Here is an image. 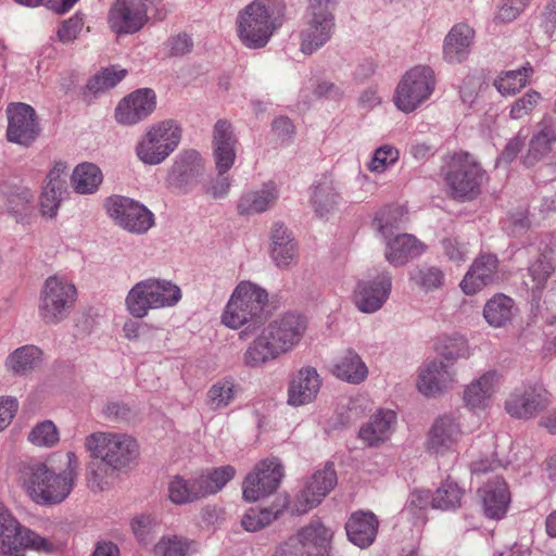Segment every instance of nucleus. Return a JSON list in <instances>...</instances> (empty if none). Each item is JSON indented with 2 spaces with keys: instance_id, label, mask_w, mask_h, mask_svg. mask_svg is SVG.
<instances>
[{
  "instance_id": "obj_9",
  "label": "nucleus",
  "mask_w": 556,
  "mask_h": 556,
  "mask_svg": "<svg viewBox=\"0 0 556 556\" xmlns=\"http://www.w3.org/2000/svg\"><path fill=\"white\" fill-rule=\"evenodd\" d=\"M435 74L428 65H416L407 70L399 80L393 103L403 113H412L427 102L435 89Z\"/></svg>"
},
{
  "instance_id": "obj_7",
  "label": "nucleus",
  "mask_w": 556,
  "mask_h": 556,
  "mask_svg": "<svg viewBox=\"0 0 556 556\" xmlns=\"http://www.w3.org/2000/svg\"><path fill=\"white\" fill-rule=\"evenodd\" d=\"M181 128L174 119L150 125L135 147L136 156L146 165L163 163L179 146Z\"/></svg>"
},
{
  "instance_id": "obj_62",
  "label": "nucleus",
  "mask_w": 556,
  "mask_h": 556,
  "mask_svg": "<svg viewBox=\"0 0 556 556\" xmlns=\"http://www.w3.org/2000/svg\"><path fill=\"white\" fill-rule=\"evenodd\" d=\"M429 505L432 506L429 491L416 490L410 493L406 502L405 510L419 518V514L426 510Z\"/></svg>"
},
{
  "instance_id": "obj_35",
  "label": "nucleus",
  "mask_w": 556,
  "mask_h": 556,
  "mask_svg": "<svg viewBox=\"0 0 556 556\" xmlns=\"http://www.w3.org/2000/svg\"><path fill=\"white\" fill-rule=\"evenodd\" d=\"M34 195L27 188H0V212L7 210L17 222H25L34 212Z\"/></svg>"
},
{
  "instance_id": "obj_64",
  "label": "nucleus",
  "mask_w": 556,
  "mask_h": 556,
  "mask_svg": "<svg viewBox=\"0 0 556 556\" xmlns=\"http://www.w3.org/2000/svg\"><path fill=\"white\" fill-rule=\"evenodd\" d=\"M108 469H109L108 467L106 468L101 467V466L96 467L94 465L88 466L86 479H87V484L91 491H93V492L102 491L109 485V482L106 479Z\"/></svg>"
},
{
  "instance_id": "obj_43",
  "label": "nucleus",
  "mask_w": 556,
  "mask_h": 556,
  "mask_svg": "<svg viewBox=\"0 0 556 556\" xmlns=\"http://www.w3.org/2000/svg\"><path fill=\"white\" fill-rule=\"evenodd\" d=\"M168 493L170 501L175 504L191 503L206 497L198 476L191 479L174 477L169 482Z\"/></svg>"
},
{
  "instance_id": "obj_21",
  "label": "nucleus",
  "mask_w": 556,
  "mask_h": 556,
  "mask_svg": "<svg viewBox=\"0 0 556 556\" xmlns=\"http://www.w3.org/2000/svg\"><path fill=\"white\" fill-rule=\"evenodd\" d=\"M336 30L333 14L307 13L300 31V50L304 54H313L323 48Z\"/></svg>"
},
{
  "instance_id": "obj_63",
  "label": "nucleus",
  "mask_w": 556,
  "mask_h": 556,
  "mask_svg": "<svg viewBox=\"0 0 556 556\" xmlns=\"http://www.w3.org/2000/svg\"><path fill=\"white\" fill-rule=\"evenodd\" d=\"M83 27V17L76 14L62 23L58 29V38L63 43L71 42L76 39Z\"/></svg>"
},
{
  "instance_id": "obj_37",
  "label": "nucleus",
  "mask_w": 556,
  "mask_h": 556,
  "mask_svg": "<svg viewBox=\"0 0 556 556\" xmlns=\"http://www.w3.org/2000/svg\"><path fill=\"white\" fill-rule=\"evenodd\" d=\"M484 514L492 519H501L507 511L510 495L506 482L496 478L480 490Z\"/></svg>"
},
{
  "instance_id": "obj_2",
  "label": "nucleus",
  "mask_w": 556,
  "mask_h": 556,
  "mask_svg": "<svg viewBox=\"0 0 556 556\" xmlns=\"http://www.w3.org/2000/svg\"><path fill=\"white\" fill-rule=\"evenodd\" d=\"M307 330V319L288 313L269 321L248 345L242 362L250 368H262L294 351Z\"/></svg>"
},
{
  "instance_id": "obj_20",
  "label": "nucleus",
  "mask_w": 556,
  "mask_h": 556,
  "mask_svg": "<svg viewBox=\"0 0 556 556\" xmlns=\"http://www.w3.org/2000/svg\"><path fill=\"white\" fill-rule=\"evenodd\" d=\"M464 434L458 417L442 415L434 420L429 431L428 448L437 456L454 453Z\"/></svg>"
},
{
  "instance_id": "obj_45",
  "label": "nucleus",
  "mask_w": 556,
  "mask_h": 556,
  "mask_svg": "<svg viewBox=\"0 0 556 556\" xmlns=\"http://www.w3.org/2000/svg\"><path fill=\"white\" fill-rule=\"evenodd\" d=\"M408 275L409 281L426 293L442 288L445 281V274L438 266H416L409 270Z\"/></svg>"
},
{
  "instance_id": "obj_61",
  "label": "nucleus",
  "mask_w": 556,
  "mask_h": 556,
  "mask_svg": "<svg viewBox=\"0 0 556 556\" xmlns=\"http://www.w3.org/2000/svg\"><path fill=\"white\" fill-rule=\"evenodd\" d=\"M157 522L151 515H139L136 516L130 523L131 530L137 540L147 545L150 542L151 534L154 532Z\"/></svg>"
},
{
  "instance_id": "obj_14",
  "label": "nucleus",
  "mask_w": 556,
  "mask_h": 556,
  "mask_svg": "<svg viewBox=\"0 0 556 556\" xmlns=\"http://www.w3.org/2000/svg\"><path fill=\"white\" fill-rule=\"evenodd\" d=\"M332 532L319 522L303 528L296 540L276 548L273 556H327Z\"/></svg>"
},
{
  "instance_id": "obj_47",
  "label": "nucleus",
  "mask_w": 556,
  "mask_h": 556,
  "mask_svg": "<svg viewBox=\"0 0 556 556\" xmlns=\"http://www.w3.org/2000/svg\"><path fill=\"white\" fill-rule=\"evenodd\" d=\"M197 551V543L177 534L163 535L153 547L154 556H188Z\"/></svg>"
},
{
  "instance_id": "obj_46",
  "label": "nucleus",
  "mask_w": 556,
  "mask_h": 556,
  "mask_svg": "<svg viewBox=\"0 0 556 556\" xmlns=\"http://www.w3.org/2000/svg\"><path fill=\"white\" fill-rule=\"evenodd\" d=\"M434 349L446 361L467 358L470 355L468 342L459 333L441 334L435 341Z\"/></svg>"
},
{
  "instance_id": "obj_5",
  "label": "nucleus",
  "mask_w": 556,
  "mask_h": 556,
  "mask_svg": "<svg viewBox=\"0 0 556 556\" xmlns=\"http://www.w3.org/2000/svg\"><path fill=\"white\" fill-rule=\"evenodd\" d=\"M273 0H254L238 13L237 35L249 49L265 47L273 34L281 26V20L275 15Z\"/></svg>"
},
{
  "instance_id": "obj_4",
  "label": "nucleus",
  "mask_w": 556,
  "mask_h": 556,
  "mask_svg": "<svg viewBox=\"0 0 556 556\" xmlns=\"http://www.w3.org/2000/svg\"><path fill=\"white\" fill-rule=\"evenodd\" d=\"M268 303V293L261 286L249 281H240L233 289L225 309L222 321L231 329L245 325L256 326L264 319V309Z\"/></svg>"
},
{
  "instance_id": "obj_49",
  "label": "nucleus",
  "mask_w": 556,
  "mask_h": 556,
  "mask_svg": "<svg viewBox=\"0 0 556 556\" xmlns=\"http://www.w3.org/2000/svg\"><path fill=\"white\" fill-rule=\"evenodd\" d=\"M154 308L172 307L181 299L180 288L169 280L150 278Z\"/></svg>"
},
{
  "instance_id": "obj_32",
  "label": "nucleus",
  "mask_w": 556,
  "mask_h": 556,
  "mask_svg": "<svg viewBox=\"0 0 556 556\" xmlns=\"http://www.w3.org/2000/svg\"><path fill=\"white\" fill-rule=\"evenodd\" d=\"M43 363V351L34 344H26L13 350L4 359V369L12 377L30 376Z\"/></svg>"
},
{
  "instance_id": "obj_38",
  "label": "nucleus",
  "mask_w": 556,
  "mask_h": 556,
  "mask_svg": "<svg viewBox=\"0 0 556 556\" xmlns=\"http://www.w3.org/2000/svg\"><path fill=\"white\" fill-rule=\"evenodd\" d=\"M515 312L514 300L503 293H497L485 303L483 317L490 326L501 328L511 321Z\"/></svg>"
},
{
  "instance_id": "obj_1",
  "label": "nucleus",
  "mask_w": 556,
  "mask_h": 556,
  "mask_svg": "<svg viewBox=\"0 0 556 556\" xmlns=\"http://www.w3.org/2000/svg\"><path fill=\"white\" fill-rule=\"evenodd\" d=\"M60 458L59 466L40 460L21 464L22 486L36 504H60L73 491L79 473L78 457L74 452H66Z\"/></svg>"
},
{
  "instance_id": "obj_29",
  "label": "nucleus",
  "mask_w": 556,
  "mask_h": 556,
  "mask_svg": "<svg viewBox=\"0 0 556 556\" xmlns=\"http://www.w3.org/2000/svg\"><path fill=\"white\" fill-rule=\"evenodd\" d=\"M279 189L274 181H267L257 189L243 192L237 202V212L240 216L262 214L277 203Z\"/></svg>"
},
{
  "instance_id": "obj_12",
  "label": "nucleus",
  "mask_w": 556,
  "mask_h": 556,
  "mask_svg": "<svg viewBox=\"0 0 556 556\" xmlns=\"http://www.w3.org/2000/svg\"><path fill=\"white\" fill-rule=\"evenodd\" d=\"M205 162L197 150H184L174 159L165 176V187L178 194H187L200 182Z\"/></svg>"
},
{
  "instance_id": "obj_55",
  "label": "nucleus",
  "mask_w": 556,
  "mask_h": 556,
  "mask_svg": "<svg viewBox=\"0 0 556 556\" xmlns=\"http://www.w3.org/2000/svg\"><path fill=\"white\" fill-rule=\"evenodd\" d=\"M27 439L33 445L49 448L59 443L60 433L53 421L43 420L33 427Z\"/></svg>"
},
{
  "instance_id": "obj_36",
  "label": "nucleus",
  "mask_w": 556,
  "mask_h": 556,
  "mask_svg": "<svg viewBox=\"0 0 556 556\" xmlns=\"http://www.w3.org/2000/svg\"><path fill=\"white\" fill-rule=\"evenodd\" d=\"M377 517L368 511L354 513L345 525L349 540L361 548L370 546L378 531Z\"/></svg>"
},
{
  "instance_id": "obj_11",
  "label": "nucleus",
  "mask_w": 556,
  "mask_h": 556,
  "mask_svg": "<svg viewBox=\"0 0 556 556\" xmlns=\"http://www.w3.org/2000/svg\"><path fill=\"white\" fill-rule=\"evenodd\" d=\"M104 206L114 223L130 233L143 235L155 224L154 214L131 198L112 195L106 199Z\"/></svg>"
},
{
  "instance_id": "obj_23",
  "label": "nucleus",
  "mask_w": 556,
  "mask_h": 556,
  "mask_svg": "<svg viewBox=\"0 0 556 556\" xmlns=\"http://www.w3.org/2000/svg\"><path fill=\"white\" fill-rule=\"evenodd\" d=\"M238 139L227 119H218L212 132V152L218 174H226L233 166L237 156Z\"/></svg>"
},
{
  "instance_id": "obj_40",
  "label": "nucleus",
  "mask_w": 556,
  "mask_h": 556,
  "mask_svg": "<svg viewBox=\"0 0 556 556\" xmlns=\"http://www.w3.org/2000/svg\"><path fill=\"white\" fill-rule=\"evenodd\" d=\"M341 200L337 185L328 178H324L313 186L311 198L312 205L319 216H325L334 211Z\"/></svg>"
},
{
  "instance_id": "obj_24",
  "label": "nucleus",
  "mask_w": 556,
  "mask_h": 556,
  "mask_svg": "<svg viewBox=\"0 0 556 556\" xmlns=\"http://www.w3.org/2000/svg\"><path fill=\"white\" fill-rule=\"evenodd\" d=\"M502 383L498 371L490 369L466 384L463 392L465 406L470 410H485L493 401Z\"/></svg>"
},
{
  "instance_id": "obj_13",
  "label": "nucleus",
  "mask_w": 556,
  "mask_h": 556,
  "mask_svg": "<svg viewBox=\"0 0 556 556\" xmlns=\"http://www.w3.org/2000/svg\"><path fill=\"white\" fill-rule=\"evenodd\" d=\"M283 469L278 458L261 460L242 483V496L247 502H256L274 493L282 479Z\"/></svg>"
},
{
  "instance_id": "obj_27",
  "label": "nucleus",
  "mask_w": 556,
  "mask_h": 556,
  "mask_svg": "<svg viewBox=\"0 0 556 556\" xmlns=\"http://www.w3.org/2000/svg\"><path fill=\"white\" fill-rule=\"evenodd\" d=\"M556 143V121L544 116L535 126L527 153L522 156L526 166L531 167L547 157Z\"/></svg>"
},
{
  "instance_id": "obj_52",
  "label": "nucleus",
  "mask_w": 556,
  "mask_h": 556,
  "mask_svg": "<svg viewBox=\"0 0 556 556\" xmlns=\"http://www.w3.org/2000/svg\"><path fill=\"white\" fill-rule=\"evenodd\" d=\"M532 289L541 290L554 271L553 251H544L529 266Z\"/></svg>"
},
{
  "instance_id": "obj_16",
  "label": "nucleus",
  "mask_w": 556,
  "mask_h": 556,
  "mask_svg": "<svg viewBox=\"0 0 556 556\" xmlns=\"http://www.w3.org/2000/svg\"><path fill=\"white\" fill-rule=\"evenodd\" d=\"M392 290V276L382 271L375 277L359 280L352 294L355 307L365 314L380 311L388 301Z\"/></svg>"
},
{
  "instance_id": "obj_31",
  "label": "nucleus",
  "mask_w": 556,
  "mask_h": 556,
  "mask_svg": "<svg viewBox=\"0 0 556 556\" xmlns=\"http://www.w3.org/2000/svg\"><path fill=\"white\" fill-rule=\"evenodd\" d=\"M395 424L393 410L380 409L361 427L358 438L369 447L379 446L391 438Z\"/></svg>"
},
{
  "instance_id": "obj_17",
  "label": "nucleus",
  "mask_w": 556,
  "mask_h": 556,
  "mask_svg": "<svg viewBox=\"0 0 556 556\" xmlns=\"http://www.w3.org/2000/svg\"><path fill=\"white\" fill-rule=\"evenodd\" d=\"M337 473L332 464L316 470L306 481L304 489L296 495L292 510L305 514L319 505L337 485Z\"/></svg>"
},
{
  "instance_id": "obj_22",
  "label": "nucleus",
  "mask_w": 556,
  "mask_h": 556,
  "mask_svg": "<svg viewBox=\"0 0 556 556\" xmlns=\"http://www.w3.org/2000/svg\"><path fill=\"white\" fill-rule=\"evenodd\" d=\"M147 21L146 5L134 0H116L108 16L110 28L117 35L137 33Z\"/></svg>"
},
{
  "instance_id": "obj_8",
  "label": "nucleus",
  "mask_w": 556,
  "mask_h": 556,
  "mask_svg": "<svg viewBox=\"0 0 556 556\" xmlns=\"http://www.w3.org/2000/svg\"><path fill=\"white\" fill-rule=\"evenodd\" d=\"M21 547L51 554L60 548V544L23 528L0 504V556H25L20 552Z\"/></svg>"
},
{
  "instance_id": "obj_6",
  "label": "nucleus",
  "mask_w": 556,
  "mask_h": 556,
  "mask_svg": "<svg viewBox=\"0 0 556 556\" xmlns=\"http://www.w3.org/2000/svg\"><path fill=\"white\" fill-rule=\"evenodd\" d=\"M444 180L450 197L458 201H471L481 193L485 172L471 154L459 152L451 157Z\"/></svg>"
},
{
  "instance_id": "obj_50",
  "label": "nucleus",
  "mask_w": 556,
  "mask_h": 556,
  "mask_svg": "<svg viewBox=\"0 0 556 556\" xmlns=\"http://www.w3.org/2000/svg\"><path fill=\"white\" fill-rule=\"evenodd\" d=\"M235 476L236 469L231 465L212 468L198 475L205 496L219 492Z\"/></svg>"
},
{
  "instance_id": "obj_26",
  "label": "nucleus",
  "mask_w": 556,
  "mask_h": 556,
  "mask_svg": "<svg viewBox=\"0 0 556 556\" xmlns=\"http://www.w3.org/2000/svg\"><path fill=\"white\" fill-rule=\"evenodd\" d=\"M321 379L313 367H303L289 381L287 403L300 407L314 402L319 393Z\"/></svg>"
},
{
  "instance_id": "obj_3",
  "label": "nucleus",
  "mask_w": 556,
  "mask_h": 556,
  "mask_svg": "<svg viewBox=\"0 0 556 556\" xmlns=\"http://www.w3.org/2000/svg\"><path fill=\"white\" fill-rule=\"evenodd\" d=\"M84 446L91 458L112 471H127L140 454L138 441L126 432L96 431L85 438Z\"/></svg>"
},
{
  "instance_id": "obj_42",
  "label": "nucleus",
  "mask_w": 556,
  "mask_h": 556,
  "mask_svg": "<svg viewBox=\"0 0 556 556\" xmlns=\"http://www.w3.org/2000/svg\"><path fill=\"white\" fill-rule=\"evenodd\" d=\"M73 189L79 194L94 193L103 181L101 169L93 163L78 164L71 177Z\"/></svg>"
},
{
  "instance_id": "obj_41",
  "label": "nucleus",
  "mask_w": 556,
  "mask_h": 556,
  "mask_svg": "<svg viewBox=\"0 0 556 556\" xmlns=\"http://www.w3.org/2000/svg\"><path fill=\"white\" fill-rule=\"evenodd\" d=\"M152 289L150 280L144 279L137 282L128 292L125 299V305L128 313L135 318L146 317L154 308L152 299Z\"/></svg>"
},
{
  "instance_id": "obj_25",
  "label": "nucleus",
  "mask_w": 556,
  "mask_h": 556,
  "mask_svg": "<svg viewBox=\"0 0 556 556\" xmlns=\"http://www.w3.org/2000/svg\"><path fill=\"white\" fill-rule=\"evenodd\" d=\"M156 106L152 89L142 88L125 97L115 109V118L122 125H135L150 116Z\"/></svg>"
},
{
  "instance_id": "obj_18",
  "label": "nucleus",
  "mask_w": 556,
  "mask_h": 556,
  "mask_svg": "<svg viewBox=\"0 0 556 556\" xmlns=\"http://www.w3.org/2000/svg\"><path fill=\"white\" fill-rule=\"evenodd\" d=\"M457 382V369L453 364L432 359L420 366L416 387L428 397H434L452 389Z\"/></svg>"
},
{
  "instance_id": "obj_15",
  "label": "nucleus",
  "mask_w": 556,
  "mask_h": 556,
  "mask_svg": "<svg viewBox=\"0 0 556 556\" xmlns=\"http://www.w3.org/2000/svg\"><path fill=\"white\" fill-rule=\"evenodd\" d=\"M549 404L551 394L542 384H523L509 393L505 401V410L514 418L529 419Z\"/></svg>"
},
{
  "instance_id": "obj_19",
  "label": "nucleus",
  "mask_w": 556,
  "mask_h": 556,
  "mask_svg": "<svg viewBox=\"0 0 556 556\" xmlns=\"http://www.w3.org/2000/svg\"><path fill=\"white\" fill-rule=\"evenodd\" d=\"M8 140L22 146H29L38 137L40 127L33 106L26 103H11L7 109Z\"/></svg>"
},
{
  "instance_id": "obj_48",
  "label": "nucleus",
  "mask_w": 556,
  "mask_h": 556,
  "mask_svg": "<svg viewBox=\"0 0 556 556\" xmlns=\"http://www.w3.org/2000/svg\"><path fill=\"white\" fill-rule=\"evenodd\" d=\"M238 388L230 379H222L213 383L206 393V405L212 410L229 406L236 399Z\"/></svg>"
},
{
  "instance_id": "obj_28",
  "label": "nucleus",
  "mask_w": 556,
  "mask_h": 556,
  "mask_svg": "<svg viewBox=\"0 0 556 556\" xmlns=\"http://www.w3.org/2000/svg\"><path fill=\"white\" fill-rule=\"evenodd\" d=\"M498 261L494 254L478 256L460 281V288L466 294H475L489 285L498 280Z\"/></svg>"
},
{
  "instance_id": "obj_59",
  "label": "nucleus",
  "mask_w": 556,
  "mask_h": 556,
  "mask_svg": "<svg viewBox=\"0 0 556 556\" xmlns=\"http://www.w3.org/2000/svg\"><path fill=\"white\" fill-rule=\"evenodd\" d=\"M542 101V96L535 90H530L522 97L516 99L509 109L511 119H521L529 116Z\"/></svg>"
},
{
  "instance_id": "obj_60",
  "label": "nucleus",
  "mask_w": 556,
  "mask_h": 556,
  "mask_svg": "<svg viewBox=\"0 0 556 556\" xmlns=\"http://www.w3.org/2000/svg\"><path fill=\"white\" fill-rule=\"evenodd\" d=\"M65 190L56 189L51 186H45L39 199L40 211L43 216L54 217L58 213L62 194Z\"/></svg>"
},
{
  "instance_id": "obj_34",
  "label": "nucleus",
  "mask_w": 556,
  "mask_h": 556,
  "mask_svg": "<svg viewBox=\"0 0 556 556\" xmlns=\"http://www.w3.org/2000/svg\"><path fill=\"white\" fill-rule=\"evenodd\" d=\"M270 240V256L278 267L288 268L296 262L298 243L283 224H274Z\"/></svg>"
},
{
  "instance_id": "obj_57",
  "label": "nucleus",
  "mask_w": 556,
  "mask_h": 556,
  "mask_svg": "<svg viewBox=\"0 0 556 556\" xmlns=\"http://www.w3.org/2000/svg\"><path fill=\"white\" fill-rule=\"evenodd\" d=\"M443 255L448 262L459 266L465 263L470 254L468 242L459 237H446L440 242Z\"/></svg>"
},
{
  "instance_id": "obj_54",
  "label": "nucleus",
  "mask_w": 556,
  "mask_h": 556,
  "mask_svg": "<svg viewBox=\"0 0 556 556\" xmlns=\"http://www.w3.org/2000/svg\"><path fill=\"white\" fill-rule=\"evenodd\" d=\"M400 151L392 144H382L377 148L366 167L370 173L383 174L390 167L397 163Z\"/></svg>"
},
{
  "instance_id": "obj_56",
  "label": "nucleus",
  "mask_w": 556,
  "mask_h": 556,
  "mask_svg": "<svg viewBox=\"0 0 556 556\" xmlns=\"http://www.w3.org/2000/svg\"><path fill=\"white\" fill-rule=\"evenodd\" d=\"M462 490L452 481L446 480L432 497V508L447 510L460 505Z\"/></svg>"
},
{
  "instance_id": "obj_58",
  "label": "nucleus",
  "mask_w": 556,
  "mask_h": 556,
  "mask_svg": "<svg viewBox=\"0 0 556 556\" xmlns=\"http://www.w3.org/2000/svg\"><path fill=\"white\" fill-rule=\"evenodd\" d=\"M126 75L125 70H116L115 67L104 68L87 85V88L97 93L115 87Z\"/></svg>"
},
{
  "instance_id": "obj_53",
  "label": "nucleus",
  "mask_w": 556,
  "mask_h": 556,
  "mask_svg": "<svg viewBox=\"0 0 556 556\" xmlns=\"http://www.w3.org/2000/svg\"><path fill=\"white\" fill-rule=\"evenodd\" d=\"M402 213L399 207L386 206L379 210L372 220V227L384 240L395 236Z\"/></svg>"
},
{
  "instance_id": "obj_39",
  "label": "nucleus",
  "mask_w": 556,
  "mask_h": 556,
  "mask_svg": "<svg viewBox=\"0 0 556 556\" xmlns=\"http://www.w3.org/2000/svg\"><path fill=\"white\" fill-rule=\"evenodd\" d=\"M333 375L349 383L358 384L368 376V368L354 351H346L333 366Z\"/></svg>"
},
{
  "instance_id": "obj_51",
  "label": "nucleus",
  "mask_w": 556,
  "mask_h": 556,
  "mask_svg": "<svg viewBox=\"0 0 556 556\" xmlns=\"http://www.w3.org/2000/svg\"><path fill=\"white\" fill-rule=\"evenodd\" d=\"M280 514L281 510L274 507H252L243 515L241 525L247 531L255 532L269 526Z\"/></svg>"
},
{
  "instance_id": "obj_30",
  "label": "nucleus",
  "mask_w": 556,
  "mask_h": 556,
  "mask_svg": "<svg viewBox=\"0 0 556 556\" xmlns=\"http://www.w3.org/2000/svg\"><path fill=\"white\" fill-rule=\"evenodd\" d=\"M384 242V257L394 267L404 266L426 251V245L409 233H397Z\"/></svg>"
},
{
  "instance_id": "obj_33",
  "label": "nucleus",
  "mask_w": 556,
  "mask_h": 556,
  "mask_svg": "<svg viewBox=\"0 0 556 556\" xmlns=\"http://www.w3.org/2000/svg\"><path fill=\"white\" fill-rule=\"evenodd\" d=\"M475 31L467 24L459 23L452 27L444 39L443 58L450 64H459L470 53Z\"/></svg>"
},
{
  "instance_id": "obj_10",
  "label": "nucleus",
  "mask_w": 556,
  "mask_h": 556,
  "mask_svg": "<svg viewBox=\"0 0 556 556\" xmlns=\"http://www.w3.org/2000/svg\"><path fill=\"white\" fill-rule=\"evenodd\" d=\"M76 299V287L70 280L48 277L40 291L38 315L47 325L60 324L68 317Z\"/></svg>"
},
{
  "instance_id": "obj_44",
  "label": "nucleus",
  "mask_w": 556,
  "mask_h": 556,
  "mask_svg": "<svg viewBox=\"0 0 556 556\" xmlns=\"http://www.w3.org/2000/svg\"><path fill=\"white\" fill-rule=\"evenodd\" d=\"M532 74L533 68L527 63L519 70L502 72L494 80V86L502 96H514L528 85Z\"/></svg>"
}]
</instances>
